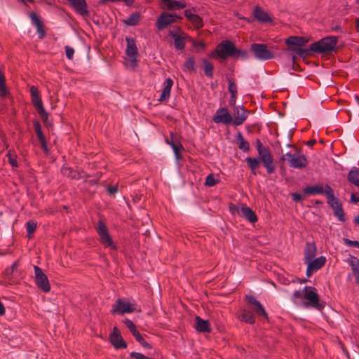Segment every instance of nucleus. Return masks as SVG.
I'll return each mask as SVG.
<instances>
[{
  "label": "nucleus",
  "mask_w": 359,
  "mask_h": 359,
  "mask_svg": "<svg viewBox=\"0 0 359 359\" xmlns=\"http://www.w3.org/2000/svg\"><path fill=\"white\" fill-rule=\"evenodd\" d=\"M31 20L32 22V24L36 27H40L41 25H43L42 22L39 19V18L35 14L32 13L31 14Z\"/></svg>",
  "instance_id": "nucleus-48"
},
{
  "label": "nucleus",
  "mask_w": 359,
  "mask_h": 359,
  "mask_svg": "<svg viewBox=\"0 0 359 359\" xmlns=\"http://www.w3.org/2000/svg\"><path fill=\"white\" fill-rule=\"evenodd\" d=\"M203 62L205 74L209 78H212L214 70L213 65L205 59L203 60Z\"/></svg>",
  "instance_id": "nucleus-35"
},
{
  "label": "nucleus",
  "mask_w": 359,
  "mask_h": 359,
  "mask_svg": "<svg viewBox=\"0 0 359 359\" xmlns=\"http://www.w3.org/2000/svg\"><path fill=\"white\" fill-rule=\"evenodd\" d=\"M173 135L171 134V138L172 140L169 141L167 140V143L170 145L172 149H173V151L175 153V156L177 160H179L181 158V154L180 152L184 149L183 146L180 142H175L172 140Z\"/></svg>",
  "instance_id": "nucleus-31"
},
{
  "label": "nucleus",
  "mask_w": 359,
  "mask_h": 359,
  "mask_svg": "<svg viewBox=\"0 0 359 359\" xmlns=\"http://www.w3.org/2000/svg\"><path fill=\"white\" fill-rule=\"evenodd\" d=\"M250 51L254 57L259 60L265 61L274 57V53L264 43H254L251 44Z\"/></svg>",
  "instance_id": "nucleus-4"
},
{
  "label": "nucleus",
  "mask_w": 359,
  "mask_h": 359,
  "mask_svg": "<svg viewBox=\"0 0 359 359\" xmlns=\"http://www.w3.org/2000/svg\"><path fill=\"white\" fill-rule=\"evenodd\" d=\"M61 172L64 176H66L67 177L75 179L77 176V172L74 170H73L71 168L63 166L61 168Z\"/></svg>",
  "instance_id": "nucleus-38"
},
{
  "label": "nucleus",
  "mask_w": 359,
  "mask_h": 359,
  "mask_svg": "<svg viewBox=\"0 0 359 359\" xmlns=\"http://www.w3.org/2000/svg\"><path fill=\"white\" fill-rule=\"evenodd\" d=\"M110 341L116 348H126L127 344L123 341V337L120 334V331L117 327H114L113 332L110 334Z\"/></svg>",
  "instance_id": "nucleus-16"
},
{
  "label": "nucleus",
  "mask_w": 359,
  "mask_h": 359,
  "mask_svg": "<svg viewBox=\"0 0 359 359\" xmlns=\"http://www.w3.org/2000/svg\"><path fill=\"white\" fill-rule=\"evenodd\" d=\"M184 68L191 72H196V66L194 57H189L184 63Z\"/></svg>",
  "instance_id": "nucleus-40"
},
{
  "label": "nucleus",
  "mask_w": 359,
  "mask_h": 359,
  "mask_svg": "<svg viewBox=\"0 0 359 359\" xmlns=\"http://www.w3.org/2000/svg\"><path fill=\"white\" fill-rule=\"evenodd\" d=\"M256 148L259 158L247 157L245 161L253 174H256V170L262 163L266 168L268 174H272L276 171L274 158L268 147L264 146L261 141L256 140Z\"/></svg>",
  "instance_id": "nucleus-1"
},
{
  "label": "nucleus",
  "mask_w": 359,
  "mask_h": 359,
  "mask_svg": "<svg viewBox=\"0 0 359 359\" xmlns=\"http://www.w3.org/2000/svg\"><path fill=\"white\" fill-rule=\"evenodd\" d=\"M351 201L353 203H358L359 202V195L355 194H352L351 197Z\"/></svg>",
  "instance_id": "nucleus-63"
},
{
  "label": "nucleus",
  "mask_w": 359,
  "mask_h": 359,
  "mask_svg": "<svg viewBox=\"0 0 359 359\" xmlns=\"http://www.w3.org/2000/svg\"><path fill=\"white\" fill-rule=\"evenodd\" d=\"M8 94V91L7 90V88H6V84H1L0 85V95L1 97H6Z\"/></svg>",
  "instance_id": "nucleus-52"
},
{
  "label": "nucleus",
  "mask_w": 359,
  "mask_h": 359,
  "mask_svg": "<svg viewBox=\"0 0 359 359\" xmlns=\"http://www.w3.org/2000/svg\"><path fill=\"white\" fill-rule=\"evenodd\" d=\"M282 161H287L292 168L302 169L307 166L308 161L299 151L295 153L287 152L281 157Z\"/></svg>",
  "instance_id": "nucleus-2"
},
{
  "label": "nucleus",
  "mask_w": 359,
  "mask_h": 359,
  "mask_svg": "<svg viewBox=\"0 0 359 359\" xmlns=\"http://www.w3.org/2000/svg\"><path fill=\"white\" fill-rule=\"evenodd\" d=\"M292 198L293 201L297 202L302 200V196L300 194L298 193H293L292 194Z\"/></svg>",
  "instance_id": "nucleus-57"
},
{
  "label": "nucleus",
  "mask_w": 359,
  "mask_h": 359,
  "mask_svg": "<svg viewBox=\"0 0 359 359\" xmlns=\"http://www.w3.org/2000/svg\"><path fill=\"white\" fill-rule=\"evenodd\" d=\"M133 335L135 337V339L144 348H150L149 344L145 341V339L142 337L140 332L137 330L135 332Z\"/></svg>",
  "instance_id": "nucleus-43"
},
{
  "label": "nucleus",
  "mask_w": 359,
  "mask_h": 359,
  "mask_svg": "<svg viewBox=\"0 0 359 359\" xmlns=\"http://www.w3.org/2000/svg\"><path fill=\"white\" fill-rule=\"evenodd\" d=\"M6 84V80L4 72L0 69V85Z\"/></svg>",
  "instance_id": "nucleus-64"
},
{
  "label": "nucleus",
  "mask_w": 359,
  "mask_h": 359,
  "mask_svg": "<svg viewBox=\"0 0 359 359\" xmlns=\"http://www.w3.org/2000/svg\"><path fill=\"white\" fill-rule=\"evenodd\" d=\"M39 142H40V144H41V149H42L45 152H48V147H47V144H46V138H45V139H43V140H39Z\"/></svg>",
  "instance_id": "nucleus-58"
},
{
  "label": "nucleus",
  "mask_w": 359,
  "mask_h": 359,
  "mask_svg": "<svg viewBox=\"0 0 359 359\" xmlns=\"http://www.w3.org/2000/svg\"><path fill=\"white\" fill-rule=\"evenodd\" d=\"M173 86V81L170 78H168L163 83V90L160 95L159 100L161 102L167 101L170 96L171 88Z\"/></svg>",
  "instance_id": "nucleus-18"
},
{
  "label": "nucleus",
  "mask_w": 359,
  "mask_h": 359,
  "mask_svg": "<svg viewBox=\"0 0 359 359\" xmlns=\"http://www.w3.org/2000/svg\"><path fill=\"white\" fill-rule=\"evenodd\" d=\"M182 18L176 14L163 12L157 19L156 25L158 30H163L168 25L177 22V20H181Z\"/></svg>",
  "instance_id": "nucleus-10"
},
{
  "label": "nucleus",
  "mask_w": 359,
  "mask_h": 359,
  "mask_svg": "<svg viewBox=\"0 0 359 359\" xmlns=\"http://www.w3.org/2000/svg\"><path fill=\"white\" fill-rule=\"evenodd\" d=\"M228 90L231 95H237V86L233 79H228Z\"/></svg>",
  "instance_id": "nucleus-47"
},
{
  "label": "nucleus",
  "mask_w": 359,
  "mask_h": 359,
  "mask_svg": "<svg viewBox=\"0 0 359 359\" xmlns=\"http://www.w3.org/2000/svg\"><path fill=\"white\" fill-rule=\"evenodd\" d=\"M246 298L248 303L254 306V310L258 316L264 317L267 316V313L263 306L253 296L249 295L247 296Z\"/></svg>",
  "instance_id": "nucleus-22"
},
{
  "label": "nucleus",
  "mask_w": 359,
  "mask_h": 359,
  "mask_svg": "<svg viewBox=\"0 0 359 359\" xmlns=\"http://www.w3.org/2000/svg\"><path fill=\"white\" fill-rule=\"evenodd\" d=\"M39 142H40V144H41V149H42L45 152H48V147H47V144H46V138H45V139H43V140H39Z\"/></svg>",
  "instance_id": "nucleus-59"
},
{
  "label": "nucleus",
  "mask_w": 359,
  "mask_h": 359,
  "mask_svg": "<svg viewBox=\"0 0 359 359\" xmlns=\"http://www.w3.org/2000/svg\"><path fill=\"white\" fill-rule=\"evenodd\" d=\"M337 41L335 36L325 37L311 45V50L316 53H327L332 51Z\"/></svg>",
  "instance_id": "nucleus-3"
},
{
  "label": "nucleus",
  "mask_w": 359,
  "mask_h": 359,
  "mask_svg": "<svg viewBox=\"0 0 359 359\" xmlns=\"http://www.w3.org/2000/svg\"><path fill=\"white\" fill-rule=\"evenodd\" d=\"M307 41H308L304 37L292 36L286 39L285 43L289 46L302 47L304 46Z\"/></svg>",
  "instance_id": "nucleus-28"
},
{
  "label": "nucleus",
  "mask_w": 359,
  "mask_h": 359,
  "mask_svg": "<svg viewBox=\"0 0 359 359\" xmlns=\"http://www.w3.org/2000/svg\"><path fill=\"white\" fill-rule=\"evenodd\" d=\"M253 15L255 18L259 22H268L271 21V18L268 14V13L264 11L260 7L257 6L256 8H255Z\"/></svg>",
  "instance_id": "nucleus-27"
},
{
  "label": "nucleus",
  "mask_w": 359,
  "mask_h": 359,
  "mask_svg": "<svg viewBox=\"0 0 359 359\" xmlns=\"http://www.w3.org/2000/svg\"><path fill=\"white\" fill-rule=\"evenodd\" d=\"M36 28L39 34V38L43 39L46 35V32L43 27V25H41L40 27H36Z\"/></svg>",
  "instance_id": "nucleus-54"
},
{
  "label": "nucleus",
  "mask_w": 359,
  "mask_h": 359,
  "mask_svg": "<svg viewBox=\"0 0 359 359\" xmlns=\"http://www.w3.org/2000/svg\"><path fill=\"white\" fill-rule=\"evenodd\" d=\"M140 20V15L138 13H135L130 15L127 19L124 20L126 25L129 26H135L137 25Z\"/></svg>",
  "instance_id": "nucleus-34"
},
{
  "label": "nucleus",
  "mask_w": 359,
  "mask_h": 359,
  "mask_svg": "<svg viewBox=\"0 0 359 359\" xmlns=\"http://www.w3.org/2000/svg\"><path fill=\"white\" fill-rule=\"evenodd\" d=\"M8 161H9L10 164L13 167H18V164L16 159L14 157H13L10 153L8 154Z\"/></svg>",
  "instance_id": "nucleus-55"
},
{
  "label": "nucleus",
  "mask_w": 359,
  "mask_h": 359,
  "mask_svg": "<svg viewBox=\"0 0 359 359\" xmlns=\"http://www.w3.org/2000/svg\"><path fill=\"white\" fill-rule=\"evenodd\" d=\"M27 232L29 238H31L36 229V222L30 220L26 224Z\"/></svg>",
  "instance_id": "nucleus-42"
},
{
  "label": "nucleus",
  "mask_w": 359,
  "mask_h": 359,
  "mask_svg": "<svg viewBox=\"0 0 359 359\" xmlns=\"http://www.w3.org/2000/svg\"><path fill=\"white\" fill-rule=\"evenodd\" d=\"M34 270L35 274V283L37 287L46 293L49 292L50 290V285L47 276L38 266H34Z\"/></svg>",
  "instance_id": "nucleus-7"
},
{
  "label": "nucleus",
  "mask_w": 359,
  "mask_h": 359,
  "mask_svg": "<svg viewBox=\"0 0 359 359\" xmlns=\"http://www.w3.org/2000/svg\"><path fill=\"white\" fill-rule=\"evenodd\" d=\"M348 262L350 264V266H351L353 274L358 273H359V259L355 257H353V256H350Z\"/></svg>",
  "instance_id": "nucleus-36"
},
{
  "label": "nucleus",
  "mask_w": 359,
  "mask_h": 359,
  "mask_svg": "<svg viewBox=\"0 0 359 359\" xmlns=\"http://www.w3.org/2000/svg\"><path fill=\"white\" fill-rule=\"evenodd\" d=\"M169 36H172L174 39V46L177 50H182L185 47L186 39L188 36L181 31L180 27L177 30H170Z\"/></svg>",
  "instance_id": "nucleus-13"
},
{
  "label": "nucleus",
  "mask_w": 359,
  "mask_h": 359,
  "mask_svg": "<svg viewBox=\"0 0 359 359\" xmlns=\"http://www.w3.org/2000/svg\"><path fill=\"white\" fill-rule=\"evenodd\" d=\"M236 142L238 143V148L244 152H248L250 150V144L246 141L241 133H238L236 135Z\"/></svg>",
  "instance_id": "nucleus-33"
},
{
  "label": "nucleus",
  "mask_w": 359,
  "mask_h": 359,
  "mask_svg": "<svg viewBox=\"0 0 359 359\" xmlns=\"http://www.w3.org/2000/svg\"><path fill=\"white\" fill-rule=\"evenodd\" d=\"M164 4L163 8H166L170 11L180 10L186 7V4L182 1L175 0H161Z\"/></svg>",
  "instance_id": "nucleus-25"
},
{
  "label": "nucleus",
  "mask_w": 359,
  "mask_h": 359,
  "mask_svg": "<svg viewBox=\"0 0 359 359\" xmlns=\"http://www.w3.org/2000/svg\"><path fill=\"white\" fill-rule=\"evenodd\" d=\"M18 266V263L14 262L10 268L6 269L4 272V278L9 281L12 278V275L14 269Z\"/></svg>",
  "instance_id": "nucleus-41"
},
{
  "label": "nucleus",
  "mask_w": 359,
  "mask_h": 359,
  "mask_svg": "<svg viewBox=\"0 0 359 359\" xmlns=\"http://www.w3.org/2000/svg\"><path fill=\"white\" fill-rule=\"evenodd\" d=\"M195 328L199 332L210 333L211 327L208 320H203L199 316L195 318Z\"/></svg>",
  "instance_id": "nucleus-20"
},
{
  "label": "nucleus",
  "mask_w": 359,
  "mask_h": 359,
  "mask_svg": "<svg viewBox=\"0 0 359 359\" xmlns=\"http://www.w3.org/2000/svg\"><path fill=\"white\" fill-rule=\"evenodd\" d=\"M344 243L351 247L359 248V242L357 241H351L348 238H343Z\"/></svg>",
  "instance_id": "nucleus-50"
},
{
  "label": "nucleus",
  "mask_w": 359,
  "mask_h": 359,
  "mask_svg": "<svg viewBox=\"0 0 359 359\" xmlns=\"http://www.w3.org/2000/svg\"><path fill=\"white\" fill-rule=\"evenodd\" d=\"M76 13L81 16H88L89 11L86 0H67Z\"/></svg>",
  "instance_id": "nucleus-15"
},
{
  "label": "nucleus",
  "mask_w": 359,
  "mask_h": 359,
  "mask_svg": "<svg viewBox=\"0 0 359 359\" xmlns=\"http://www.w3.org/2000/svg\"><path fill=\"white\" fill-rule=\"evenodd\" d=\"M212 119L215 123H224L227 125L233 123L231 115L229 114L228 109L224 107L219 108Z\"/></svg>",
  "instance_id": "nucleus-14"
},
{
  "label": "nucleus",
  "mask_w": 359,
  "mask_h": 359,
  "mask_svg": "<svg viewBox=\"0 0 359 359\" xmlns=\"http://www.w3.org/2000/svg\"><path fill=\"white\" fill-rule=\"evenodd\" d=\"M112 313L123 315L124 313H133L136 310V304L130 302L128 299H118L113 304Z\"/></svg>",
  "instance_id": "nucleus-5"
},
{
  "label": "nucleus",
  "mask_w": 359,
  "mask_h": 359,
  "mask_svg": "<svg viewBox=\"0 0 359 359\" xmlns=\"http://www.w3.org/2000/svg\"><path fill=\"white\" fill-rule=\"evenodd\" d=\"M304 299L307 301L304 304L306 307L312 306L318 310H322L324 308V305L320 302L318 294L316 292L314 288L308 287Z\"/></svg>",
  "instance_id": "nucleus-9"
},
{
  "label": "nucleus",
  "mask_w": 359,
  "mask_h": 359,
  "mask_svg": "<svg viewBox=\"0 0 359 359\" xmlns=\"http://www.w3.org/2000/svg\"><path fill=\"white\" fill-rule=\"evenodd\" d=\"M32 102L36 109L37 110L39 114L41 117L42 119L46 120L48 118V114L46 113L45 109L43 108V103L40 96L39 97H32Z\"/></svg>",
  "instance_id": "nucleus-24"
},
{
  "label": "nucleus",
  "mask_w": 359,
  "mask_h": 359,
  "mask_svg": "<svg viewBox=\"0 0 359 359\" xmlns=\"http://www.w3.org/2000/svg\"><path fill=\"white\" fill-rule=\"evenodd\" d=\"M326 262V258L324 256H320L316 259H310L305 262L307 264L306 276L311 277L315 272L321 269Z\"/></svg>",
  "instance_id": "nucleus-12"
},
{
  "label": "nucleus",
  "mask_w": 359,
  "mask_h": 359,
  "mask_svg": "<svg viewBox=\"0 0 359 359\" xmlns=\"http://www.w3.org/2000/svg\"><path fill=\"white\" fill-rule=\"evenodd\" d=\"M119 1H123L127 5H131L133 3V0H101L100 3H104V2H119Z\"/></svg>",
  "instance_id": "nucleus-53"
},
{
  "label": "nucleus",
  "mask_w": 359,
  "mask_h": 359,
  "mask_svg": "<svg viewBox=\"0 0 359 359\" xmlns=\"http://www.w3.org/2000/svg\"><path fill=\"white\" fill-rule=\"evenodd\" d=\"M34 127L36 137H38L39 140H43V139H45V137L41 130V125L39 121H34Z\"/></svg>",
  "instance_id": "nucleus-44"
},
{
  "label": "nucleus",
  "mask_w": 359,
  "mask_h": 359,
  "mask_svg": "<svg viewBox=\"0 0 359 359\" xmlns=\"http://www.w3.org/2000/svg\"><path fill=\"white\" fill-rule=\"evenodd\" d=\"M232 57L245 60L248 57V51L244 49H238L235 46V51H233V55Z\"/></svg>",
  "instance_id": "nucleus-39"
},
{
  "label": "nucleus",
  "mask_w": 359,
  "mask_h": 359,
  "mask_svg": "<svg viewBox=\"0 0 359 359\" xmlns=\"http://www.w3.org/2000/svg\"><path fill=\"white\" fill-rule=\"evenodd\" d=\"M218 182L219 180H216L212 174H210L205 178V184L208 187H213Z\"/></svg>",
  "instance_id": "nucleus-46"
},
{
  "label": "nucleus",
  "mask_w": 359,
  "mask_h": 359,
  "mask_svg": "<svg viewBox=\"0 0 359 359\" xmlns=\"http://www.w3.org/2000/svg\"><path fill=\"white\" fill-rule=\"evenodd\" d=\"M127 47L126 53L128 57V63L132 67L137 66V48L135 40L133 38H126Z\"/></svg>",
  "instance_id": "nucleus-11"
},
{
  "label": "nucleus",
  "mask_w": 359,
  "mask_h": 359,
  "mask_svg": "<svg viewBox=\"0 0 359 359\" xmlns=\"http://www.w3.org/2000/svg\"><path fill=\"white\" fill-rule=\"evenodd\" d=\"M348 181L359 187V168L353 167L348 175Z\"/></svg>",
  "instance_id": "nucleus-32"
},
{
  "label": "nucleus",
  "mask_w": 359,
  "mask_h": 359,
  "mask_svg": "<svg viewBox=\"0 0 359 359\" xmlns=\"http://www.w3.org/2000/svg\"><path fill=\"white\" fill-rule=\"evenodd\" d=\"M233 51H235V45L228 40L223 41L219 43L215 49L217 56L224 60L229 57H232Z\"/></svg>",
  "instance_id": "nucleus-8"
},
{
  "label": "nucleus",
  "mask_w": 359,
  "mask_h": 359,
  "mask_svg": "<svg viewBox=\"0 0 359 359\" xmlns=\"http://www.w3.org/2000/svg\"><path fill=\"white\" fill-rule=\"evenodd\" d=\"M248 111L244 109L236 108L234 111V118L233 119V123L235 126H240L244 123L248 117Z\"/></svg>",
  "instance_id": "nucleus-23"
},
{
  "label": "nucleus",
  "mask_w": 359,
  "mask_h": 359,
  "mask_svg": "<svg viewBox=\"0 0 359 359\" xmlns=\"http://www.w3.org/2000/svg\"><path fill=\"white\" fill-rule=\"evenodd\" d=\"M30 94H31V97H39V92L37 88L34 86H32L30 88Z\"/></svg>",
  "instance_id": "nucleus-56"
},
{
  "label": "nucleus",
  "mask_w": 359,
  "mask_h": 359,
  "mask_svg": "<svg viewBox=\"0 0 359 359\" xmlns=\"http://www.w3.org/2000/svg\"><path fill=\"white\" fill-rule=\"evenodd\" d=\"M239 319L249 324H254L255 323V318L253 313L247 309H244L241 311L239 315Z\"/></svg>",
  "instance_id": "nucleus-30"
},
{
  "label": "nucleus",
  "mask_w": 359,
  "mask_h": 359,
  "mask_svg": "<svg viewBox=\"0 0 359 359\" xmlns=\"http://www.w3.org/2000/svg\"><path fill=\"white\" fill-rule=\"evenodd\" d=\"M184 15L193 24L194 28L200 29L203 26L202 18L199 15L193 13L191 10H186Z\"/></svg>",
  "instance_id": "nucleus-21"
},
{
  "label": "nucleus",
  "mask_w": 359,
  "mask_h": 359,
  "mask_svg": "<svg viewBox=\"0 0 359 359\" xmlns=\"http://www.w3.org/2000/svg\"><path fill=\"white\" fill-rule=\"evenodd\" d=\"M96 230L100 236L101 243L105 248H110V249L113 250H116V246L114 243L111 237L109 234L107 226L102 221L98 222Z\"/></svg>",
  "instance_id": "nucleus-6"
},
{
  "label": "nucleus",
  "mask_w": 359,
  "mask_h": 359,
  "mask_svg": "<svg viewBox=\"0 0 359 359\" xmlns=\"http://www.w3.org/2000/svg\"><path fill=\"white\" fill-rule=\"evenodd\" d=\"M238 214L240 216L245 217L251 223H255L257 221V217L255 212L250 208L247 206H243L238 209Z\"/></svg>",
  "instance_id": "nucleus-19"
},
{
  "label": "nucleus",
  "mask_w": 359,
  "mask_h": 359,
  "mask_svg": "<svg viewBox=\"0 0 359 359\" xmlns=\"http://www.w3.org/2000/svg\"><path fill=\"white\" fill-rule=\"evenodd\" d=\"M317 252L316 246L313 243H307L304 252V262L309 261L315 257Z\"/></svg>",
  "instance_id": "nucleus-26"
},
{
  "label": "nucleus",
  "mask_w": 359,
  "mask_h": 359,
  "mask_svg": "<svg viewBox=\"0 0 359 359\" xmlns=\"http://www.w3.org/2000/svg\"><path fill=\"white\" fill-rule=\"evenodd\" d=\"M107 191L110 194H115L118 191V188L116 186H110L107 187Z\"/></svg>",
  "instance_id": "nucleus-60"
},
{
  "label": "nucleus",
  "mask_w": 359,
  "mask_h": 359,
  "mask_svg": "<svg viewBox=\"0 0 359 359\" xmlns=\"http://www.w3.org/2000/svg\"><path fill=\"white\" fill-rule=\"evenodd\" d=\"M236 97H237V95H231V97H230V100H229V104L230 105H231V106L235 105L236 101Z\"/></svg>",
  "instance_id": "nucleus-62"
},
{
  "label": "nucleus",
  "mask_w": 359,
  "mask_h": 359,
  "mask_svg": "<svg viewBox=\"0 0 359 359\" xmlns=\"http://www.w3.org/2000/svg\"><path fill=\"white\" fill-rule=\"evenodd\" d=\"M305 194L313 196L316 194H325V187L322 185L308 186L303 190Z\"/></svg>",
  "instance_id": "nucleus-29"
},
{
  "label": "nucleus",
  "mask_w": 359,
  "mask_h": 359,
  "mask_svg": "<svg viewBox=\"0 0 359 359\" xmlns=\"http://www.w3.org/2000/svg\"><path fill=\"white\" fill-rule=\"evenodd\" d=\"M65 54H66V57L69 59V60H72L73 59V56H74V50L73 48L70 47V46H67L65 47Z\"/></svg>",
  "instance_id": "nucleus-51"
},
{
  "label": "nucleus",
  "mask_w": 359,
  "mask_h": 359,
  "mask_svg": "<svg viewBox=\"0 0 359 359\" xmlns=\"http://www.w3.org/2000/svg\"><path fill=\"white\" fill-rule=\"evenodd\" d=\"M194 46L198 50H203L205 48V43L202 41L196 42Z\"/></svg>",
  "instance_id": "nucleus-61"
},
{
  "label": "nucleus",
  "mask_w": 359,
  "mask_h": 359,
  "mask_svg": "<svg viewBox=\"0 0 359 359\" xmlns=\"http://www.w3.org/2000/svg\"><path fill=\"white\" fill-rule=\"evenodd\" d=\"M308 287H304L302 290H296L292 296V300L294 303H297L298 299H304V296Z\"/></svg>",
  "instance_id": "nucleus-37"
},
{
  "label": "nucleus",
  "mask_w": 359,
  "mask_h": 359,
  "mask_svg": "<svg viewBox=\"0 0 359 359\" xmlns=\"http://www.w3.org/2000/svg\"><path fill=\"white\" fill-rule=\"evenodd\" d=\"M325 195L327 197V203L332 209L341 205L339 201L335 198L334 190L328 184L325 186Z\"/></svg>",
  "instance_id": "nucleus-17"
},
{
  "label": "nucleus",
  "mask_w": 359,
  "mask_h": 359,
  "mask_svg": "<svg viewBox=\"0 0 359 359\" xmlns=\"http://www.w3.org/2000/svg\"><path fill=\"white\" fill-rule=\"evenodd\" d=\"M126 325L129 328L130 331L132 334H134L135 332L137 331L136 329L135 325L129 319H126L124 321Z\"/></svg>",
  "instance_id": "nucleus-49"
},
{
  "label": "nucleus",
  "mask_w": 359,
  "mask_h": 359,
  "mask_svg": "<svg viewBox=\"0 0 359 359\" xmlns=\"http://www.w3.org/2000/svg\"><path fill=\"white\" fill-rule=\"evenodd\" d=\"M335 216H337L339 221H345V215L341 205L333 209Z\"/></svg>",
  "instance_id": "nucleus-45"
}]
</instances>
